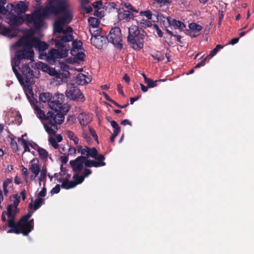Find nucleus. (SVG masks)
Returning <instances> with one entry per match:
<instances>
[{
  "label": "nucleus",
  "instance_id": "f257e3e1",
  "mask_svg": "<svg viewBox=\"0 0 254 254\" xmlns=\"http://www.w3.org/2000/svg\"><path fill=\"white\" fill-rule=\"evenodd\" d=\"M31 104L34 107L37 117L41 120H46L44 124L45 130L48 134L55 135L58 129L57 125H61L64 120V115L60 113L49 111L46 115L43 110L40 109L36 104L32 100H29Z\"/></svg>",
  "mask_w": 254,
  "mask_h": 254
},
{
  "label": "nucleus",
  "instance_id": "f03ea898",
  "mask_svg": "<svg viewBox=\"0 0 254 254\" xmlns=\"http://www.w3.org/2000/svg\"><path fill=\"white\" fill-rule=\"evenodd\" d=\"M74 39L73 35H68L57 36L55 39V46L58 49H52L46 55L48 62H55L57 59L65 58L67 56V52L70 47L68 42Z\"/></svg>",
  "mask_w": 254,
  "mask_h": 254
},
{
  "label": "nucleus",
  "instance_id": "7ed1b4c3",
  "mask_svg": "<svg viewBox=\"0 0 254 254\" xmlns=\"http://www.w3.org/2000/svg\"><path fill=\"white\" fill-rule=\"evenodd\" d=\"M14 48L24 47L28 52L32 53V59L34 60V52L32 48L34 47L39 52H43L49 47V45L45 42L41 41L38 38L27 37L20 39L13 45Z\"/></svg>",
  "mask_w": 254,
  "mask_h": 254
},
{
  "label": "nucleus",
  "instance_id": "20e7f679",
  "mask_svg": "<svg viewBox=\"0 0 254 254\" xmlns=\"http://www.w3.org/2000/svg\"><path fill=\"white\" fill-rule=\"evenodd\" d=\"M128 35L127 41L134 50L139 51L143 47L146 32L137 25H131L128 28Z\"/></svg>",
  "mask_w": 254,
  "mask_h": 254
},
{
  "label": "nucleus",
  "instance_id": "39448f33",
  "mask_svg": "<svg viewBox=\"0 0 254 254\" xmlns=\"http://www.w3.org/2000/svg\"><path fill=\"white\" fill-rule=\"evenodd\" d=\"M67 2V0H51L41 9L43 11V14L45 15V17L48 18L52 16H57L65 10L66 4Z\"/></svg>",
  "mask_w": 254,
  "mask_h": 254
},
{
  "label": "nucleus",
  "instance_id": "423d86ee",
  "mask_svg": "<svg viewBox=\"0 0 254 254\" xmlns=\"http://www.w3.org/2000/svg\"><path fill=\"white\" fill-rule=\"evenodd\" d=\"M64 94L56 93L52 97V100L49 102V107L55 111V114L60 113L64 115L69 111L70 107L68 104L64 103Z\"/></svg>",
  "mask_w": 254,
  "mask_h": 254
},
{
  "label": "nucleus",
  "instance_id": "0eeeda50",
  "mask_svg": "<svg viewBox=\"0 0 254 254\" xmlns=\"http://www.w3.org/2000/svg\"><path fill=\"white\" fill-rule=\"evenodd\" d=\"M32 212L29 211L27 214L23 216L17 222V229H19L21 233L24 236H28L34 228V219L29 220Z\"/></svg>",
  "mask_w": 254,
  "mask_h": 254
},
{
  "label": "nucleus",
  "instance_id": "6e6552de",
  "mask_svg": "<svg viewBox=\"0 0 254 254\" xmlns=\"http://www.w3.org/2000/svg\"><path fill=\"white\" fill-rule=\"evenodd\" d=\"M18 210H16L12 204H9L7 207L6 215L8 218L7 221V226L10 229L7 231L8 233H15L19 234L21 233L20 230L17 229V223L15 222V217Z\"/></svg>",
  "mask_w": 254,
  "mask_h": 254
},
{
  "label": "nucleus",
  "instance_id": "1a4fd4ad",
  "mask_svg": "<svg viewBox=\"0 0 254 254\" xmlns=\"http://www.w3.org/2000/svg\"><path fill=\"white\" fill-rule=\"evenodd\" d=\"M26 21L28 24H33L35 30H39L43 26L44 20L47 17L43 14L41 9L35 10L32 14H26Z\"/></svg>",
  "mask_w": 254,
  "mask_h": 254
},
{
  "label": "nucleus",
  "instance_id": "9d476101",
  "mask_svg": "<svg viewBox=\"0 0 254 254\" xmlns=\"http://www.w3.org/2000/svg\"><path fill=\"white\" fill-rule=\"evenodd\" d=\"M107 37V41L113 44L117 48L120 50L123 48V44L121 43L122 36L120 28L118 27L112 28Z\"/></svg>",
  "mask_w": 254,
  "mask_h": 254
},
{
  "label": "nucleus",
  "instance_id": "9b49d317",
  "mask_svg": "<svg viewBox=\"0 0 254 254\" xmlns=\"http://www.w3.org/2000/svg\"><path fill=\"white\" fill-rule=\"evenodd\" d=\"M32 53L28 52L24 47H22L21 50H18L15 52V56L13 58L11 65L12 66L18 67L21 63L22 60H27L30 61H33L32 59Z\"/></svg>",
  "mask_w": 254,
  "mask_h": 254
},
{
  "label": "nucleus",
  "instance_id": "f8f14e48",
  "mask_svg": "<svg viewBox=\"0 0 254 254\" xmlns=\"http://www.w3.org/2000/svg\"><path fill=\"white\" fill-rule=\"evenodd\" d=\"M65 95L68 98L75 101L84 102L85 100L81 91L74 84L68 86L65 91Z\"/></svg>",
  "mask_w": 254,
  "mask_h": 254
},
{
  "label": "nucleus",
  "instance_id": "ddd939ff",
  "mask_svg": "<svg viewBox=\"0 0 254 254\" xmlns=\"http://www.w3.org/2000/svg\"><path fill=\"white\" fill-rule=\"evenodd\" d=\"M23 81L27 83L28 86H31L34 81L33 71L31 69L28 64H23L20 68Z\"/></svg>",
  "mask_w": 254,
  "mask_h": 254
},
{
  "label": "nucleus",
  "instance_id": "4468645a",
  "mask_svg": "<svg viewBox=\"0 0 254 254\" xmlns=\"http://www.w3.org/2000/svg\"><path fill=\"white\" fill-rule=\"evenodd\" d=\"M11 10L17 15H21L28 10V4L23 1L14 2L11 4Z\"/></svg>",
  "mask_w": 254,
  "mask_h": 254
},
{
  "label": "nucleus",
  "instance_id": "2eb2a0df",
  "mask_svg": "<svg viewBox=\"0 0 254 254\" xmlns=\"http://www.w3.org/2000/svg\"><path fill=\"white\" fill-rule=\"evenodd\" d=\"M85 158L82 156H78L75 160H71L69 162L74 172H80L83 169V164H85Z\"/></svg>",
  "mask_w": 254,
  "mask_h": 254
},
{
  "label": "nucleus",
  "instance_id": "dca6fc26",
  "mask_svg": "<svg viewBox=\"0 0 254 254\" xmlns=\"http://www.w3.org/2000/svg\"><path fill=\"white\" fill-rule=\"evenodd\" d=\"M69 3L68 2L66 4L65 10L62 12L64 14L63 16L58 18L64 24L70 23L73 18L72 12L71 10L69 9Z\"/></svg>",
  "mask_w": 254,
  "mask_h": 254
},
{
  "label": "nucleus",
  "instance_id": "f3484780",
  "mask_svg": "<svg viewBox=\"0 0 254 254\" xmlns=\"http://www.w3.org/2000/svg\"><path fill=\"white\" fill-rule=\"evenodd\" d=\"M91 44L98 49H102L106 46L107 41V37L98 36L97 38H91L90 39Z\"/></svg>",
  "mask_w": 254,
  "mask_h": 254
},
{
  "label": "nucleus",
  "instance_id": "a211bd4d",
  "mask_svg": "<svg viewBox=\"0 0 254 254\" xmlns=\"http://www.w3.org/2000/svg\"><path fill=\"white\" fill-rule=\"evenodd\" d=\"M29 170L34 175L31 176V179H35L40 172L39 161L37 158H34L31 161Z\"/></svg>",
  "mask_w": 254,
  "mask_h": 254
},
{
  "label": "nucleus",
  "instance_id": "6ab92c4d",
  "mask_svg": "<svg viewBox=\"0 0 254 254\" xmlns=\"http://www.w3.org/2000/svg\"><path fill=\"white\" fill-rule=\"evenodd\" d=\"M8 18L9 24L13 26H19L26 21V18L18 15L11 14Z\"/></svg>",
  "mask_w": 254,
  "mask_h": 254
},
{
  "label": "nucleus",
  "instance_id": "aec40b11",
  "mask_svg": "<svg viewBox=\"0 0 254 254\" xmlns=\"http://www.w3.org/2000/svg\"><path fill=\"white\" fill-rule=\"evenodd\" d=\"M133 14L128 10H124L123 11L119 13L118 18L120 20H125L128 22L134 18Z\"/></svg>",
  "mask_w": 254,
  "mask_h": 254
},
{
  "label": "nucleus",
  "instance_id": "412c9836",
  "mask_svg": "<svg viewBox=\"0 0 254 254\" xmlns=\"http://www.w3.org/2000/svg\"><path fill=\"white\" fill-rule=\"evenodd\" d=\"M76 83L79 85H83L91 81L90 78L82 73L78 74L76 77Z\"/></svg>",
  "mask_w": 254,
  "mask_h": 254
},
{
  "label": "nucleus",
  "instance_id": "4be33fe9",
  "mask_svg": "<svg viewBox=\"0 0 254 254\" xmlns=\"http://www.w3.org/2000/svg\"><path fill=\"white\" fill-rule=\"evenodd\" d=\"M78 119L79 123L82 126H86L91 121L90 115L85 113L80 114L78 117Z\"/></svg>",
  "mask_w": 254,
  "mask_h": 254
},
{
  "label": "nucleus",
  "instance_id": "5701e85b",
  "mask_svg": "<svg viewBox=\"0 0 254 254\" xmlns=\"http://www.w3.org/2000/svg\"><path fill=\"white\" fill-rule=\"evenodd\" d=\"M189 30H188L189 35H191L192 33H197L202 29V27L196 23H191L189 24Z\"/></svg>",
  "mask_w": 254,
  "mask_h": 254
},
{
  "label": "nucleus",
  "instance_id": "b1692460",
  "mask_svg": "<svg viewBox=\"0 0 254 254\" xmlns=\"http://www.w3.org/2000/svg\"><path fill=\"white\" fill-rule=\"evenodd\" d=\"M32 202H33V199L32 198L31 202L29 204V208L30 209H32L33 207L34 209L35 210H36L39 208H40L41 207V206L44 203V199H43L41 197H38V198H37L35 199V200L34 201V205H33Z\"/></svg>",
  "mask_w": 254,
  "mask_h": 254
},
{
  "label": "nucleus",
  "instance_id": "393cba45",
  "mask_svg": "<svg viewBox=\"0 0 254 254\" xmlns=\"http://www.w3.org/2000/svg\"><path fill=\"white\" fill-rule=\"evenodd\" d=\"M169 23L170 25L174 27L175 28H177L179 29L180 31L184 30V28L186 27V25L183 22L174 19L169 22Z\"/></svg>",
  "mask_w": 254,
  "mask_h": 254
},
{
  "label": "nucleus",
  "instance_id": "a878e982",
  "mask_svg": "<svg viewBox=\"0 0 254 254\" xmlns=\"http://www.w3.org/2000/svg\"><path fill=\"white\" fill-rule=\"evenodd\" d=\"M104 163H103L97 162L96 161H95V160H88L87 159H85V166L87 167H94L97 168V167H101V165H104Z\"/></svg>",
  "mask_w": 254,
  "mask_h": 254
},
{
  "label": "nucleus",
  "instance_id": "bb28decb",
  "mask_svg": "<svg viewBox=\"0 0 254 254\" xmlns=\"http://www.w3.org/2000/svg\"><path fill=\"white\" fill-rule=\"evenodd\" d=\"M64 24L61 22V21L58 19L54 23V31L58 33H62L64 32Z\"/></svg>",
  "mask_w": 254,
  "mask_h": 254
},
{
  "label": "nucleus",
  "instance_id": "cd10ccee",
  "mask_svg": "<svg viewBox=\"0 0 254 254\" xmlns=\"http://www.w3.org/2000/svg\"><path fill=\"white\" fill-rule=\"evenodd\" d=\"M52 97L53 96L50 93H42L40 94L39 100L43 103H49L52 100Z\"/></svg>",
  "mask_w": 254,
  "mask_h": 254
},
{
  "label": "nucleus",
  "instance_id": "c85d7f7f",
  "mask_svg": "<svg viewBox=\"0 0 254 254\" xmlns=\"http://www.w3.org/2000/svg\"><path fill=\"white\" fill-rule=\"evenodd\" d=\"M71 41L72 42V49L71 50V54L74 55V53L75 52V50L80 49L82 45V43L80 41L73 40V39Z\"/></svg>",
  "mask_w": 254,
  "mask_h": 254
},
{
  "label": "nucleus",
  "instance_id": "c756f323",
  "mask_svg": "<svg viewBox=\"0 0 254 254\" xmlns=\"http://www.w3.org/2000/svg\"><path fill=\"white\" fill-rule=\"evenodd\" d=\"M162 81H163V80L161 79L154 81L150 78H146L145 81L144 82L147 85V86L149 88H153L157 86L158 82Z\"/></svg>",
  "mask_w": 254,
  "mask_h": 254
},
{
  "label": "nucleus",
  "instance_id": "7c9ffc66",
  "mask_svg": "<svg viewBox=\"0 0 254 254\" xmlns=\"http://www.w3.org/2000/svg\"><path fill=\"white\" fill-rule=\"evenodd\" d=\"M88 21L90 26H91L94 29L95 28H98L99 25L100 24L99 20L95 17H90L88 18Z\"/></svg>",
  "mask_w": 254,
  "mask_h": 254
},
{
  "label": "nucleus",
  "instance_id": "2f4dec72",
  "mask_svg": "<svg viewBox=\"0 0 254 254\" xmlns=\"http://www.w3.org/2000/svg\"><path fill=\"white\" fill-rule=\"evenodd\" d=\"M37 151L39 153V156L42 159L45 160H47L49 154L46 149L40 147H38Z\"/></svg>",
  "mask_w": 254,
  "mask_h": 254
},
{
  "label": "nucleus",
  "instance_id": "473e14b6",
  "mask_svg": "<svg viewBox=\"0 0 254 254\" xmlns=\"http://www.w3.org/2000/svg\"><path fill=\"white\" fill-rule=\"evenodd\" d=\"M66 134L67 137L71 140H72L74 143L76 145H77L78 143L79 139L75 135V134L71 130H66Z\"/></svg>",
  "mask_w": 254,
  "mask_h": 254
},
{
  "label": "nucleus",
  "instance_id": "72a5a7b5",
  "mask_svg": "<svg viewBox=\"0 0 254 254\" xmlns=\"http://www.w3.org/2000/svg\"><path fill=\"white\" fill-rule=\"evenodd\" d=\"M153 4H156V6L162 7L172 2V0H153Z\"/></svg>",
  "mask_w": 254,
  "mask_h": 254
},
{
  "label": "nucleus",
  "instance_id": "f704fd0d",
  "mask_svg": "<svg viewBox=\"0 0 254 254\" xmlns=\"http://www.w3.org/2000/svg\"><path fill=\"white\" fill-rule=\"evenodd\" d=\"M73 176V179L74 182L77 183V185L81 184L84 180V176L83 175H79V172H74Z\"/></svg>",
  "mask_w": 254,
  "mask_h": 254
},
{
  "label": "nucleus",
  "instance_id": "c9c22d12",
  "mask_svg": "<svg viewBox=\"0 0 254 254\" xmlns=\"http://www.w3.org/2000/svg\"><path fill=\"white\" fill-rule=\"evenodd\" d=\"M12 197L14 199L13 203L12 204L13 207L16 209V210H18L17 207L20 202V197L18 194H15L12 195Z\"/></svg>",
  "mask_w": 254,
  "mask_h": 254
},
{
  "label": "nucleus",
  "instance_id": "e433bc0d",
  "mask_svg": "<svg viewBox=\"0 0 254 254\" xmlns=\"http://www.w3.org/2000/svg\"><path fill=\"white\" fill-rule=\"evenodd\" d=\"M18 140L24 149V152H30V149L27 144L26 140L23 138H18Z\"/></svg>",
  "mask_w": 254,
  "mask_h": 254
},
{
  "label": "nucleus",
  "instance_id": "4c0bfd02",
  "mask_svg": "<svg viewBox=\"0 0 254 254\" xmlns=\"http://www.w3.org/2000/svg\"><path fill=\"white\" fill-rule=\"evenodd\" d=\"M223 48V46H222L221 45H217L213 50L211 51L209 55H208L207 56H209V59L211 58L217 54V53L220 49Z\"/></svg>",
  "mask_w": 254,
  "mask_h": 254
},
{
  "label": "nucleus",
  "instance_id": "58836bf2",
  "mask_svg": "<svg viewBox=\"0 0 254 254\" xmlns=\"http://www.w3.org/2000/svg\"><path fill=\"white\" fill-rule=\"evenodd\" d=\"M96 30H92L90 29V32L92 35L91 38H97L98 36H101V28L98 27Z\"/></svg>",
  "mask_w": 254,
  "mask_h": 254
},
{
  "label": "nucleus",
  "instance_id": "ea45409f",
  "mask_svg": "<svg viewBox=\"0 0 254 254\" xmlns=\"http://www.w3.org/2000/svg\"><path fill=\"white\" fill-rule=\"evenodd\" d=\"M12 70L13 72L14 73L15 75H16L17 78L19 80V81L21 83L23 82V77L19 73L17 69L16 68V66H12Z\"/></svg>",
  "mask_w": 254,
  "mask_h": 254
},
{
  "label": "nucleus",
  "instance_id": "a19ab883",
  "mask_svg": "<svg viewBox=\"0 0 254 254\" xmlns=\"http://www.w3.org/2000/svg\"><path fill=\"white\" fill-rule=\"evenodd\" d=\"M94 159L96 160L97 162H99L101 163H104V165H102L101 167L104 166L106 165V163L104 161V160L105 159V156L102 154H97L96 158H94Z\"/></svg>",
  "mask_w": 254,
  "mask_h": 254
},
{
  "label": "nucleus",
  "instance_id": "79ce46f5",
  "mask_svg": "<svg viewBox=\"0 0 254 254\" xmlns=\"http://www.w3.org/2000/svg\"><path fill=\"white\" fill-rule=\"evenodd\" d=\"M98 154V151L95 147L89 148V157L93 158H96Z\"/></svg>",
  "mask_w": 254,
  "mask_h": 254
},
{
  "label": "nucleus",
  "instance_id": "37998d69",
  "mask_svg": "<svg viewBox=\"0 0 254 254\" xmlns=\"http://www.w3.org/2000/svg\"><path fill=\"white\" fill-rule=\"evenodd\" d=\"M204 56L202 57V60L201 61L199 62L194 67V68H199L202 66H204L205 65V62L207 59H209V56H206L205 57H203Z\"/></svg>",
  "mask_w": 254,
  "mask_h": 254
},
{
  "label": "nucleus",
  "instance_id": "c03bdc74",
  "mask_svg": "<svg viewBox=\"0 0 254 254\" xmlns=\"http://www.w3.org/2000/svg\"><path fill=\"white\" fill-rule=\"evenodd\" d=\"M49 141L51 145L55 148L58 149L59 147V145L58 143V142L56 141V139L53 137H50L49 138Z\"/></svg>",
  "mask_w": 254,
  "mask_h": 254
},
{
  "label": "nucleus",
  "instance_id": "a18cd8bd",
  "mask_svg": "<svg viewBox=\"0 0 254 254\" xmlns=\"http://www.w3.org/2000/svg\"><path fill=\"white\" fill-rule=\"evenodd\" d=\"M108 121L110 122L111 125L114 128V130H118V132H120L121 128L116 121H110L109 119H108Z\"/></svg>",
  "mask_w": 254,
  "mask_h": 254
},
{
  "label": "nucleus",
  "instance_id": "49530a36",
  "mask_svg": "<svg viewBox=\"0 0 254 254\" xmlns=\"http://www.w3.org/2000/svg\"><path fill=\"white\" fill-rule=\"evenodd\" d=\"M89 147L88 146H85V148L83 149V150H81V156L85 157V159L89 157Z\"/></svg>",
  "mask_w": 254,
  "mask_h": 254
},
{
  "label": "nucleus",
  "instance_id": "de8ad7c7",
  "mask_svg": "<svg viewBox=\"0 0 254 254\" xmlns=\"http://www.w3.org/2000/svg\"><path fill=\"white\" fill-rule=\"evenodd\" d=\"M140 14L146 17L148 19L152 18V12L150 10L142 11L140 12Z\"/></svg>",
  "mask_w": 254,
  "mask_h": 254
},
{
  "label": "nucleus",
  "instance_id": "09e8293b",
  "mask_svg": "<svg viewBox=\"0 0 254 254\" xmlns=\"http://www.w3.org/2000/svg\"><path fill=\"white\" fill-rule=\"evenodd\" d=\"M89 131L90 133V134L92 136L96 142L98 143V135L95 130L93 128L89 127Z\"/></svg>",
  "mask_w": 254,
  "mask_h": 254
},
{
  "label": "nucleus",
  "instance_id": "8fccbe9b",
  "mask_svg": "<svg viewBox=\"0 0 254 254\" xmlns=\"http://www.w3.org/2000/svg\"><path fill=\"white\" fill-rule=\"evenodd\" d=\"M140 24L145 27H149L152 25V22L149 20V19L145 20L142 19L140 21Z\"/></svg>",
  "mask_w": 254,
  "mask_h": 254
},
{
  "label": "nucleus",
  "instance_id": "3c124183",
  "mask_svg": "<svg viewBox=\"0 0 254 254\" xmlns=\"http://www.w3.org/2000/svg\"><path fill=\"white\" fill-rule=\"evenodd\" d=\"M102 5L103 3L101 0L96 1L92 3L93 7L97 9L101 8Z\"/></svg>",
  "mask_w": 254,
  "mask_h": 254
},
{
  "label": "nucleus",
  "instance_id": "603ef678",
  "mask_svg": "<svg viewBox=\"0 0 254 254\" xmlns=\"http://www.w3.org/2000/svg\"><path fill=\"white\" fill-rule=\"evenodd\" d=\"M47 174V168L46 166H43L42 168V170L41 171L40 177L41 180H44L46 177Z\"/></svg>",
  "mask_w": 254,
  "mask_h": 254
},
{
  "label": "nucleus",
  "instance_id": "864d4df0",
  "mask_svg": "<svg viewBox=\"0 0 254 254\" xmlns=\"http://www.w3.org/2000/svg\"><path fill=\"white\" fill-rule=\"evenodd\" d=\"M154 28L156 30L157 33L159 37H163V33L160 29L159 26L156 24H153V25Z\"/></svg>",
  "mask_w": 254,
  "mask_h": 254
},
{
  "label": "nucleus",
  "instance_id": "5fc2aeb1",
  "mask_svg": "<svg viewBox=\"0 0 254 254\" xmlns=\"http://www.w3.org/2000/svg\"><path fill=\"white\" fill-rule=\"evenodd\" d=\"M125 7L130 11H133L136 13L138 12V11L135 9L130 3H126Z\"/></svg>",
  "mask_w": 254,
  "mask_h": 254
},
{
  "label": "nucleus",
  "instance_id": "6e6d98bb",
  "mask_svg": "<svg viewBox=\"0 0 254 254\" xmlns=\"http://www.w3.org/2000/svg\"><path fill=\"white\" fill-rule=\"evenodd\" d=\"M72 32V29L71 27L69 26L67 27L65 29H64V32H63V34L64 35H72V34H71V33Z\"/></svg>",
  "mask_w": 254,
  "mask_h": 254
},
{
  "label": "nucleus",
  "instance_id": "4d7b16f0",
  "mask_svg": "<svg viewBox=\"0 0 254 254\" xmlns=\"http://www.w3.org/2000/svg\"><path fill=\"white\" fill-rule=\"evenodd\" d=\"M84 54L83 53L78 52L75 55V58L77 60L82 61L84 60Z\"/></svg>",
  "mask_w": 254,
  "mask_h": 254
},
{
  "label": "nucleus",
  "instance_id": "13d9d810",
  "mask_svg": "<svg viewBox=\"0 0 254 254\" xmlns=\"http://www.w3.org/2000/svg\"><path fill=\"white\" fill-rule=\"evenodd\" d=\"M68 184H69L68 178H66L65 180H64L63 182V183L61 185V187L63 189L68 190V189H67V187H68V185H69Z\"/></svg>",
  "mask_w": 254,
  "mask_h": 254
},
{
  "label": "nucleus",
  "instance_id": "bf43d9fd",
  "mask_svg": "<svg viewBox=\"0 0 254 254\" xmlns=\"http://www.w3.org/2000/svg\"><path fill=\"white\" fill-rule=\"evenodd\" d=\"M12 182V178L6 179L3 183V187H7Z\"/></svg>",
  "mask_w": 254,
  "mask_h": 254
},
{
  "label": "nucleus",
  "instance_id": "052dcab7",
  "mask_svg": "<svg viewBox=\"0 0 254 254\" xmlns=\"http://www.w3.org/2000/svg\"><path fill=\"white\" fill-rule=\"evenodd\" d=\"M60 191V186L59 185H57L54 188L51 190L52 193H58Z\"/></svg>",
  "mask_w": 254,
  "mask_h": 254
},
{
  "label": "nucleus",
  "instance_id": "680f3d73",
  "mask_svg": "<svg viewBox=\"0 0 254 254\" xmlns=\"http://www.w3.org/2000/svg\"><path fill=\"white\" fill-rule=\"evenodd\" d=\"M92 173V171L91 170L89 169L85 168L84 169L83 171V176H84V178L88 177L89 175H90Z\"/></svg>",
  "mask_w": 254,
  "mask_h": 254
},
{
  "label": "nucleus",
  "instance_id": "e2e57ef3",
  "mask_svg": "<svg viewBox=\"0 0 254 254\" xmlns=\"http://www.w3.org/2000/svg\"><path fill=\"white\" fill-rule=\"evenodd\" d=\"M76 149L72 147H70L68 150V155H75L76 154Z\"/></svg>",
  "mask_w": 254,
  "mask_h": 254
},
{
  "label": "nucleus",
  "instance_id": "0e129e2a",
  "mask_svg": "<svg viewBox=\"0 0 254 254\" xmlns=\"http://www.w3.org/2000/svg\"><path fill=\"white\" fill-rule=\"evenodd\" d=\"M119 132H118V130H114V132L110 137L111 142H114L115 138L118 135Z\"/></svg>",
  "mask_w": 254,
  "mask_h": 254
},
{
  "label": "nucleus",
  "instance_id": "69168bd1",
  "mask_svg": "<svg viewBox=\"0 0 254 254\" xmlns=\"http://www.w3.org/2000/svg\"><path fill=\"white\" fill-rule=\"evenodd\" d=\"M46 194V189L43 188L40 192L39 193V196L40 197H44Z\"/></svg>",
  "mask_w": 254,
  "mask_h": 254
},
{
  "label": "nucleus",
  "instance_id": "338daca9",
  "mask_svg": "<svg viewBox=\"0 0 254 254\" xmlns=\"http://www.w3.org/2000/svg\"><path fill=\"white\" fill-rule=\"evenodd\" d=\"M60 160L63 164H65L67 162L68 158L67 156H62L60 157Z\"/></svg>",
  "mask_w": 254,
  "mask_h": 254
},
{
  "label": "nucleus",
  "instance_id": "774afa93",
  "mask_svg": "<svg viewBox=\"0 0 254 254\" xmlns=\"http://www.w3.org/2000/svg\"><path fill=\"white\" fill-rule=\"evenodd\" d=\"M118 91L119 94H121L123 96H125V93L123 90V86L121 84L118 85Z\"/></svg>",
  "mask_w": 254,
  "mask_h": 254
}]
</instances>
